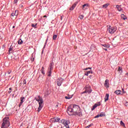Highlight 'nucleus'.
Returning <instances> with one entry per match:
<instances>
[{
	"label": "nucleus",
	"instance_id": "33",
	"mask_svg": "<svg viewBox=\"0 0 128 128\" xmlns=\"http://www.w3.org/2000/svg\"><path fill=\"white\" fill-rule=\"evenodd\" d=\"M11 16H18V14H14V13H12V14H11Z\"/></svg>",
	"mask_w": 128,
	"mask_h": 128
},
{
	"label": "nucleus",
	"instance_id": "50",
	"mask_svg": "<svg viewBox=\"0 0 128 128\" xmlns=\"http://www.w3.org/2000/svg\"><path fill=\"white\" fill-rule=\"evenodd\" d=\"M44 18H48V16L45 15V16H44Z\"/></svg>",
	"mask_w": 128,
	"mask_h": 128
},
{
	"label": "nucleus",
	"instance_id": "14",
	"mask_svg": "<svg viewBox=\"0 0 128 128\" xmlns=\"http://www.w3.org/2000/svg\"><path fill=\"white\" fill-rule=\"evenodd\" d=\"M116 8L118 12H122V8L119 5H116Z\"/></svg>",
	"mask_w": 128,
	"mask_h": 128
},
{
	"label": "nucleus",
	"instance_id": "45",
	"mask_svg": "<svg viewBox=\"0 0 128 128\" xmlns=\"http://www.w3.org/2000/svg\"><path fill=\"white\" fill-rule=\"evenodd\" d=\"M103 50H106V52L108 51V48H103Z\"/></svg>",
	"mask_w": 128,
	"mask_h": 128
},
{
	"label": "nucleus",
	"instance_id": "13",
	"mask_svg": "<svg viewBox=\"0 0 128 128\" xmlns=\"http://www.w3.org/2000/svg\"><path fill=\"white\" fill-rule=\"evenodd\" d=\"M76 6V3H74L72 6L70 8V10H74V8Z\"/></svg>",
	"mask_w": 128,
	"mask_h": 128
},
{
	"label": "nucleus",
	"instance_id": "24",
	"mask_svg": "<svg viewBox=\"0 0 128 128\" xmlns=\"http://www.w3.org/2000/svg\"><path fill=\"white\" fill-rule=\"evenodd\" d=\"M44 66L42 67V69L40 70V72L42 74H44Z\"/></svg>",
	"mask_w": 128,
	"mask_h": 128
},
{
	"label": "nucleus",
	"instance_id": "52",
	"mask_svg": "<svg viewBox=\"0 0 128 128\" xmlns=\"http://www.w3.org/2000/svg\"><path fill=\"white\" fill-rule=\"evenodd\" d=\"M126 76H128V72L126 73Z\"/></svg>",
	"mask_w": 128,
	"mask_h": 128
},
{
	"label": "nucleus",
	"instance_id": "21",
	"mask_svg": "<svg viewBox=\"0 0 128 128\" xmlns=\"http://www.w3.org/2000/svg\"><path fill=\"white\" fill-rule=\"evenodd\" d=\"M102 46H104V48H110V44H102Z\"/></svg>",
	"mask_w": 128,
	"mask_h": 128
},
{
	"label": "nucleus",
	"instance_id": "20",
	"mask_svg": "<svg viewBox=\"0 0 128 128\" xmlns=\"http://www.w3.org/2000/svg\"><path fill=\"white\" fill-rule=\"evenodd\" d=\"M108 6H110L109 4H106L102 6V8H108Z\"/></svg>",
	"mask_w": 128,
	"mask_h": 128
},
{
	"label": "nucleus",
	"instance_id": "51",
	"mask_svg": "<svg viewBox=\"0 0 128 128\" xmlns=\"http://www.w3.org/2000/svg\"><path fill=\"white\" fill-rule=\"evenodd\" d=\"M10 90H12V88H9Z\"/></svg>",
	"mask_w": 128,
	"mask_h": 128
},
{
	"label": "nucleus",
	"instance_id": "32",
	"mask_svg": "<svg viewBox=\"0 0 128 128\" xmlns=\"http://www.w3.org/2000/svg\"><path fill=\"white\" fill-rule=\"evenodd\" d=\"M94 126V124H91L90 125H88V126H87L86 128H90V126Z\"/></svg>",
	"mask_w": 128,
	"mask_h": 128
},
{
	"label": "nucleus",
	"instance_id": "37",
	"mask_svg": "<svg viewBox=\"0 0 128 128\" xmlns=\"http://www.w3.org/2000/svg\"><path fill=\"white\" fill-rule=\"evenodd\" d=\"M80 20H82V19L84 18V16H83V15H80Z\"/></svg>",
	"mask_w": 128,
	"mask_h": 128
},
{
	"label": "nucleus",
	"instance_id": "1",
	"mask_svg": "<svg viewBox=\"0 0 128 128\" xmlns=\"http://www.w3.org/2000/svg\"><path fill=\"white\" fill-rule=\"evenodd\" d=\"M67 112L69 116H82V112L80 111V106L76 104L72 105V107L69 106L67 109Z\"/></svg>",
	"mask_w": 128,
	"mask_h": 128
},
{
	"label": "nucleus",
	"instance_id": "47",
	"mask_svg": "<svg viewBox=\"0 0 128 128\" xmlns=\"http://www.w3.org/2000/svg\"><path fill=\"white\" fill-rule=\"evenodd\" d=\"M10 72H12V71L10 72H8L7 74H10Z\"/></svg>",
	"mask_w": 128,
	"mask_h": 128
},
{
	"label": "nucleus",
	"instance_id": "36",
	"mask_svg": "<svg viewBox=\"0 0 128 128\" xmlns=\"http://www.w3.org/2000/svg\"><path fill=\"white\" fill-rule=\"evenodd\" d=\"M23 84H26V80H23Z\"/></svg>",
	"mask_w": 128,
	"mask_h": 128
},
{
	"label": "nucleus",
	"instance_id": "18",
	"mask_svg": "<svg viewBox=\"0 0 128 128\" xmlns=\"http://www.w3.org/2000/svg\"><path fill=\"white\" fill-rule=\"evenodd\" d=\"M72 98V96H70L69 94H68V96H65V98L66 100H70V98Z\"/></svg>",
	"mask_w": 128,
	"mask_h": 128
},
{
	"label": "nucleus",
	"instance_id": "6",
	"mask_svg": "<svg viewBox=\"0 0 128 128\" xmlns=\"http://www.w3.org/2000/svg\"><path fill=\"white\" fill-rule=\"evenodd\" d=\"M85 90L87 92L88 94L92 93V88L90 85H86L85 87Z\"/></svg>",
	"mask_w": 128,
	"mask_h": 128
},
{
	"label": "nucleus",
	"instance_id": "19",
	"mask_svg": "<svg viewBox=\"0 0 128 128\" xmlns=\"http://www.w3.org/2000/svg\"><path fill=\"white\" fill-rule=\"evenodd\" d=\"M24 44V41L22 39H20L18 40V44Z\"/></svg>",
	"mask_w": 128,
	"mask_h": 128
},
{
	"label": "nucleus",
	"instance_id": "3",
	"mask_svg": "<svg viewBox=\"0 0 128 128\" xmlns=\"http://www.w3.org/2000/svg\"><path fill=\"white\" fill-rule=\"evenodd\" d=\"M9 118L6 117L3 118V122L2 124V128H8L10 126V120H8Z\"/></svg>",
	"mask_w": 128,
	"mask_h": 128
},
{
	"label": "nucleus",
	"instance_id": "9",
	"mask_svg": "<svg viewBox=\"0 0 128 128\" xmlns=\"http://www.w3.org/2000/svg\"><path fill=\"white\" fill-rule=\"evenodd\" d=\"M54 62H50L48 68V70H54Z\"/></svg>",
	"mask_w": 128,
	"mask_h": 128
},
{
	"label": "nucleus",
	"instance_id": "44",
	"mask_svg": "<svg viewBox=\"0 0 128 128\" xmlns=\"http://www.w3.org/2000/svg\"><path fill=\"white\" fill-rule=\"evenodd\" d=\"M20 8H23V7H24V6H23L22 4H20Z\"/></svg>",
	"mask_w": 128,
	"mask_h": 128
},
{
	"label": "nucleus",
	"instance_id": "48",
	"mask_svg": "<svg viewBox=\"0 0 128 128\" xmlns=\"http://www.w3.org/2000/svg\"><path fill=\"white\" fill-rule=\"evenodd\" d=\"M125 106H128V102H126L125 104Z\"/></svg>",
	"mask_w": 128,
	"mask_h": 128
},
{
	"label": "nucleus",
	"instance_id": "7",
	"mask_svg": "<svg viewBox=\"0 0 128 128\" xmlns=\"http://www.w3.org/2000/svg\"><path fill=\"white\" fill-rule=\"evenodd\" d=\"M60 122V118H54L50 120V122H51L52 124H54V122Z\"/></svg>",
	"mask_w": 128,
	"mask_h": 128
},
{
	"label": "nucleus",
	"instance_id": "43",
	"mask_svg": "<svg viewBox=\"0 0 128 128\" xmlns=\"http://www.w3.org/2000/svg\"><path fill=\"white\" fill-rule=\"evenodd\" d=\"M6 48V44H3L2 46V48Z\"/></svg>",
	"mask_w": 128,
	"mask_h": 128
},
{
	"label": "nucleus",
	"instance_id": "8",
	"mask_svg": "<svg viewBox=\"0 0 128 128\" xmlns=\"http://www.w3.org/2000/svg\"><path fill=\"white\" fill-rule=\"evenodd\" d=\"M63 82H64V79H62V78H58L56 80L57 86H62V84Z\"/></svg>",
	"mask_w": 128,
	"mask_h": 128
},
{
	"label": "nucleus",
	"instance_id": "49",
	"mask_svg": "<svg viewBox=\"0 0 128 128\" xmlns=\"http://www.w3.org/2000/svg\"><path fill=\"white\" fill-rule=\"evenodd\" d=\"M10 92H12V90H9V91L8 92V94H10Z\"/></svg>",
	"mask_w": 128,
	"mask_h": 128
},
{
	"label": "nucleus",
	"instance_id": "42",
	"mask_svg": "<svg viewBox=\"0 0 128 128\" xmlns=\"http://www.w3.org/2000/svg\"><path fill=\"white\" fill-rule=\"evenodd\" d=\"M84 75L88 76V72H86L84 73Z\"/></svg>",
	"mask_w": 128,
	"mask_h": 128
},
{
	"label": "nucleus",
	"instance_id": "25",
	"mask_svg": "<svg viewBox=\"0 0 128 128\" xmlns=\"http://www.w3.org/2000/svg\"><path fill=\"white\" fill-rule=\"evenodd\" d=\"M31 26L32 28H36V26H38V24L36 23V24H32Z\"/></svg>",
	"mask_w": 128,
	"mask_h": 128
},
{
	"label": "nucleus",
	"instance_id": "31",
	"mask_svg": "<svg viewBox=\"0 0 128 128\" xmlns=\"http://www.w3.org/2000/svg\"><path fill=\"white\" fill-rule=\"evenodd\" d=\"M48 39H46V42H45L44 45V48H43V49H44V48H46V44H47V42H48Z\"/></svg>",
	"mask_w": 128,
	"mask_h": 128
},
{
	"label": "nucleus",
	"instance_id": "16",
	"mask_svg": "<svg viewBox=\"0 0 128 128\" xmlns=\"http://www.w3.org/2000/svg\"><path fill=\"white\" fill-rule=\"evenodd\" d=\"M88 4H84L82 6V10H86V8H88Z\"/></svg>",
	"mask_w": 128,
	"mask_h": 128
},
{
	"label": "nucleus",
	"instance_id": "34",
	"mask_svg": "<svg viewBox=\"0 0 128 128\" xmlns=\"http://www.w3.org/2000/svg\"><path fill=\"white\" fill-rule=\"evenodd\" d=\"M14 14H18V10H16Z\"/></svg>",
	"mask_w": 128,
	"mask_h": 128
},
{
	"label": "nucleus",
	"instance_id": "5",
	"mask_svg": "<svg viewBox=\"0 0 128 128\" xmlns=\"http://www.w3.org/2000/svg\"><path fill=\"white\" fill-rule=\"evenodd\" d=\"M62 122H63V124L66 128H70V126H68V124H70V122L69 120H63Z\"/></svg>",
	"mask_w": 128,
	"mask_h": 128
},
{
	"label": "nucleus",
	"instance_id": "17",
	"mask_svg": "<svg viewBox=\"0 0 128 128\" xmlns=\"http://www.w3.org/2000/svg\"><path fill=\"white\" fill-rule=\"evenodd\" d=\"M122 92V90H116L114 92V94H116L117 95L120 94V93Z\"/></svg>",
	"mask_w": 128,
	"mask_h": 128
},
{
	"label": "nucleus",
	"instance_id": "28",
	"mask_svg": "<svg viewBox=\"0 0 128 128\" xmlns=\"http://www.w3.org/2000/svg\"><path fill=\"white\" fill-rule=\"evenodd\" d=\"M120 126H126V125L124 124V123L122 122V120H121L120 122Z\"/></svg>",
	"mask_w": 128,
	"mask_h": 128
},
{
	"label": "nucleus",
	"instance_id": "29",
	"mask_svg": "<svg viewBox=\"0 0 128 128\" xmlns=\"http://www.w3.org/2000/svg\"><path fill=\"white\" fill-rule=\"evenodd\" d=\"M121 17L123 18V20H126V18L124 16V14H121Z\"/></svg>",
	"mask_w": 128,
	"mask_h": 128
},
{
	"label": "nucleus",
	"instance_id": "4",
	"mask_svg": "<svg viewBox=\"0 0 128 128\" xmlns=\"http://www.w3.org/2000/svg\"><path fill=\"white\" fill-rule=\"evenodd\" d=\"M107 30L111 34H114V32H116V27L110 26L108 28Z\"/></svg>",
	"mask_w": 128,
	"mask_h": 128
},
{
	"label": "nucleus",
	"instance_id": "54",
	"mask_svg": "<svg viewBox=\"0 0 128 128\" xmlns=\"http://www.w3.org/2000/svg\"><path fill=\"white\" fill-rule=\"evenodd\" d=\"M15 26H12V28H14Z\"/></svg>",
	"mask_w": 128,
	"mask_h": 128
},
{
	"label": "nucleus",
	"instance_id": "22",
	"mask_svg": "<svg viewBox=\"0 0 128 128\" xmlns=\"http://www.w3.org/2000/svg\"><path fill=\"white\" fill-rule=\"evenodd\" d=\"M48 76H52V70H48Z\"/></svg>",
	"mask_w": 128,
	"mask_h": 128
},
{
	"label": "nucleus",
	"instance_id": "15",
	"mask_svg": "<svg viewBox=\"0 0 128 128\" xmlns=\"http://www.w3.org/2000/svg\"><path fill=\"white\" fill-rule=\"evenodd\" d=\"M109 98H110V94H106L104 97V102H108V100Z\"/></svg>",
	"mask_w": 128,
	"mask_h": 128
},
{
	"label": "nucleus",
	"instance_id": "26",
	"mask_svg": "<svg viewBox=\"0 0 128 128\" xmlns=\"http://www.w3.org/2000/svg\"><path fill=\"white\" fill-rule=\"evenodd\" d=\"M56 38H58V35L56 34L54 35L52 37L54 40H56Z\"/></svg>",
	"mask_w": 128,
	"mask_h": 128
},
{
	"label": "nucleus",
	"instance_id": "55",
	"mask_svg": "<svg viewBox=\"0 0 128 128\" xmlns=\"http://www.w3.org/2000/svg\"><path fill=\"white\" fill-rule=\"evenodd\" d=\"M34 58H33V60H32V62H34Z\"/></svg>",
	"mask_w": 128,
	"mask_h": 128
},
{
	"label": "nucleus",
	"instance_id": "38",
	"mask_svg": "<svg viewBox=\"0 0 128 128\" xmlns=\"http://www.w3.org/2000/svg\"><path fill=\"white\" fill-rule=\"evenodd\" d=\"M122 92L123 94H126V92L124 90V88H122Z\"/></svg>",
	"mask_w": 128,
	"mask_h": 128
},
{
	"label": "nucleus",
	"instance_id": "53",
	"mask_svg": "<svg viewBox=\"0 0 128 128\" xmlns=\"http://www.w3.org/2000/svg\"><path fill=\"white\" fill-rule=\"evenodd\" d=\"M92 76H90V78H92Z\"/></svg>",
	"mask_w": 128,
	"mask_h": 128
},
{
	"label": "nucleus",
	"instance_id": "12",
	"mask_svg": "<svg viewBox=\"0 0 128 128\" xmlns=\"http://www.w3.org/2000/svg\"><path fill=\"white\" fill-rule=\"evenodd\" d=\"M24 97L20 98V102L18 105L19 108H20V106H22V104H24Z\"/></svg>",
	"mask_w": 128,
	"mask_h": 128
},
{
	"label": "nucleus",
	"instance_id": "56",
	"mask_svg": "<svg viewBox=\"0 0 128 128\" xmlns=\"http://www.w3.org/2000/svg\"><path fill=\"white\" fill-rule=\"evenodd\" d=\"M61 20H62V16H61Z\"/></svg>",
	"mask_w": 128,
	"mask_h": 128
},
{
	"label": "nucleus",
	"instance_id": "2",
	"mask_svg": "<svg viewBox=\"0 0 128 128\" xmlns=\"http://www.w3.org/2000/svg\"><path fill=\"white\" fill-rule=\"evenodd\" d=\"M35 100L38 102L39 107L38 108V112H40L44 106V105L42 104H44V100L40 96H38L35 97Z\"/></svg>",
	"mask_w": 128,
	"mask_h": 128
},
{
	"label": "nucleus",
	"instance_id": "23",
	"mask_svg": "<svg viewBox=\"0 0 128 128\" xmlns=\"http://www.w3.org/2000/svg\"><path fill=\"white\" fill-rule=\"evenodd\" d=\"M106 114H104V112L101 113L100 114H99V118H102V116H105Z\"/></svg>",
	"mask_w": 128,
	"mask_h": 128
},
{
	"label": "nucleus",
	"instance_id": "41",
	"mask_svg": "<svg viewBox=\"0 0 128 128\" xmlns=\"http://www.w3.org/2000/svg\"><path fill=\"white\" fill-rule=\"evenodd\" d=\"M14 4H18V0H14Z\"/></svg>",
	"mask_w": 128,
	"mask_h": 128
},
{
	"label": "nucleus",
	"instance_id": "40",
	"mask_svg": "<svg viewBox=\"0 0 128 128\" xmlns=\"http://www.w3.org/2000/svg\"><path fill=\"white\" fill-rule=\"evenodd\" d=\"M92 70V68H85V70Z\"/></svg>",
	"mask_w": 128,
	"mask_h": 128
},
{
	"label": "nucleus",
	"instance_id": "27",
	"mask_svg": "<svg viewBox=\"0 0 128 128\" xmlns=\"http://www.w3.org/2000/svg\"><path fill=\"white\" fill-rule=\"evenodd\" d=\"M12 46H10L9 50H8V52L10 54V52H12Z\"/></svg>",
	"mask_w": 128,
	"mask_h": 128
},
{
	"label": "nucleus",
	"instance_id": "57",
	"mask_svg": "<svg viewBox=\"0 0 128 128\" xmlns=\"http://www.w3.org/2000/svg\"><path fill=\"white\" fill-rule=\"evenodd\" d=\"M27 128H28V127Z\"/></svg>",
	"mask_w": 128,
	"mask_h": 128
},
{
	"label": "nucleus",
	"instance_id": "30",
	"mask_svg": "<svg viewBox=\"0 0 128 128\" xmlns=\"http://www.w3.org/2000/svg\"><path fill=\"white\" fill-rule=\"evenodd\" d=\"M118 72H122V68L119 66L118 68Z\"/></svg>",
	"mask_w": 128,
	"mask_h": 128
},
{
	"label": "nucleus",
	"instance_id": "11",
	"mask_svg": "<svg viewBox=\"0 0 128 128\" xmlns=\"http://www.w3.org/2000/svg\"><path fill=\"white\" fill-rule=\"evenodd\" d=\"M100 106V102H98V103L94 104L92 108V110H94L96 107Z\"/></svg>",
	"mask_w": 128,
	"mask_h": 128
},
{
	"label": "nucleus",
	"instance_id": "39",
	"mask_svg": "<svg viewBox=\"0 0 128 128\" xmlns=\"http://www.w3.org/2000/svg\"><path fill=\"white\" fill-rule=\"evenodd\" d=\"M100 118V114L94 116V118Z\"/></svg>",
	"mask_w": 128,
	"mask_h": 128
},
{
	"label": "nucleus",
	"instance_id": "10",
	"mask_svg": "<svg viewBox=\"0 0 128 128\" xmlns=\"http://www.w3.org/2000/svg\"><path fill=\"white\" fill-rule=\"evenodd\" d=\"M104 86H106V88H110V80H108L106 79L105 80Z\"/></svg>",
	"mask_w": 128,
	"mask_h": 128
},
{
	"label": "nucleus",
	"instance_id": "35",
	"mask_svg": "<svg viewBox=\"0 0 128 128\" xmlns=\"http://www.w3.org/2000/svg\"><path fill=\"white\" fill-rule=\"evenodd\" d=\"M88 74H92V70H90L87 72Z\"/></svg>",
	"mask_w": 128,
	"mask_h": 128
},
{
	"label": "nucleus",
	"instance_id": "46",
	"mask_svg": "<svg viewBox=\"0 0 128 128\" xmlns=\"http://www.w3.org/2000/svg\"><path fill=\"white\" fill-rule=\"evenodd\" d=\"M83 94H88V92H86V90L84 92H83Z\"/></svg>",
	"mask_w": 128,
	"mask_h": 128
}]
</instances>
